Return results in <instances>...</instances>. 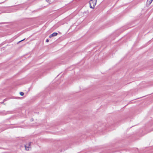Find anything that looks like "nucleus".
I'll return each instance as SVG.
<instances>
[{
	"label": "nucleus",
	"instance_id": "nucleus-1",
	"mask_svg": "<svg viewBox=\"0 0 153 153\" xmlns=\"http://www.w3.org/2000/svg\"><path fill=\"white\" fill-rule=\"evenodd\" d=\"M97 0H91L89 1L90 7L91 8L94 9L96 4Z\"/></svg>",
	"mask_w": 153,
	"mask_h": 153
},
{
	"label": "nucleus",
	"instance_id": "nucleus-2",
	"mask_svg": "<svg viewBox=\"0 0 153 153\" xmlns=\"http://www.w3.org/2000/svg\"><path fill=\"white\" fill-rule=\"evenodd\" d=\"M31 142H29L28 144H27L26 145H25V146L26 150H29V148L30 146L31 145Z\"/></svg>",
	"mask_w": 153,
	"mask_h": 153
},
{
	"label": "nucleus",
	"instance_id": "nucleus-3",
	"mask_svg": "<svg viewBox=\"0 0 153 153\" xmlns=\"http://www.w3.org/2000/svg\"><path fill=\"white\" fill-rule=\"evenodd\" d=\"M57 35H58V33H57L54 32V33H53L52 34H51L49 36V38H51V37H52L53 36H56Z\"/></svg>",
	"mask_w": 153,
	"mask_h": 153
},
{
	"label": "nucleus",
	"instance_id": "nucleus-4",
	"mask_svg": "<svg viewBox=\"0 0 153 153\" xmlns=\"http://www.w3.org/2000/svg\"><path fill=\"white\" fill-rule=\"evenodd\" d=\"M153 0H147V2L148 4H150Z\"/></svg>",
	"mask_w": 153,
	"mask_h": 153
},
{
	"label": "nucleus",
	"instance_id": "nucleus-5",
	"mask_svg": "<svg viewBox=\"0 0 153 153\" xmlns=\"http://www.w3.org/2000/svg\"><path fill=\"white\" fill-rule=\"evenodd\" d=\"M20 95L21 96H23V95H24V93H23V92H20Z\"/></svg>",
	"mask_w": 153,
	"mask_h": 153
},
{
	"label": "nucleus",
	"instance_id": "nucleus-6",
	"mask_svg": "<svg viewBox=\"0 0 153 153\" xmlns=\"http://www.w3.org/2000/svg\"><path fill=\"white\" fill-rule=\"evenodd\" d=\"M25 39H23L21 40V41H19V42H22V41H24Z\"/></svg>",
	"mask_w": 153,
	"mask_h": 153
},
{
	"label": "nucleus",
	"instance_id": "nucleus-7",
	"mask_svg": "<svg viewBox=\"0 0 153 153\" xmlns=\"http://www.w3.org/2000/svg\"><path fill=\"white\" fill-rule=\"evenodd\" d=\"M46 42H49V40L48 39H47L46 40Z\"/></svg>",
	"mask_w": 153,
	"mask_h": 153
},
{
	"label": "nucleus",
	"instance_id": "nucleus-8",
	"mask_svg": "<svg viewBox=\"0 0 153 153\" xmlns=\"http://www.w3.org/2000/svg\"><path fill=\"white\" fill-rule=\"evenodd\" d=\"M31 121H33V119H31Z\"/></svg>",
	"mask_w": 153,
	"mask_h": 153
}]
</instances>
